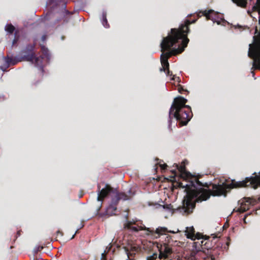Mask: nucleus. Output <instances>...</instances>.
I'll return each mask as SVG.
<instances>
[{
  "label": "nucleus",
  "mask_w": 260,
  "mask_h": 260,
  "mask_svg": "<svg viewBox=\"0 0 260 260\" xmlns=\"http://www.w3.org/2000/svg\"><path fill=\"white\" fill-rule=\"evenodd\" d=\"M254 176L246 177L241 181L232 180L230 184L225 182L221 184H215L208 183H202L196 176V181L192 179L182 178L185 182H177L178 187L185 188L186 194L183 201V205L179 207L176 211L183 215H187L192 213L196 207V202L206 201L213 196H226L228 192L233 188L251 187L254 189L260 186V175L253 174Z\"/></svg>",
  "instance_id": "nucleus-1"
},
{
  "label": "nucleus",
  "mask_w": 260,
  "mask_h": 260,
  "mask_svg": "<svg viewBox=\"0 0 260 260\" xmlns=\"http://www.w3.org/2000/svg\"><path fill=\"white\" fill-rule=\"evenodd\" d=\"M214 12L212 10L200 11L193 14L188 15L187 17H193L192 20L186 19L184 23L181 24L178 28H172L168 36L163 38L160 43L161 51L160 62L162 68L160 71H165L166 68L169 67L168 59L172 55L182 53L189 42L187 34L189 32V25L194 23L202 16L206 17L207 20H212L211 14Z\"/></svg>",
  "instance_id": "nucleus-2"
},
{
  "label": "nucleus",
  "mask_w": 260,
  "mask_h": 260,
  "mask_svg": "<svg viewBox=\"0 0 260 260\" xmlns=\"http://www.w3.org/2000/svg\"><path fill=\"white\" fill-rule=\"evenodd\" d=\"M187 100L179 96L174 99L169 110V127L171 129V119L176 118L180 126L186 125L192 117V113L189 106L186 105Z\"/></svg>",
  "instance_id": "nucleus-3"
},
{
  "label": "nucleus",
  "mask_w": 260,
  "mask_h": 260,
  "mask_svg": "<svg viewBox=\"0 0 260 260\" xmlns=\"http://www.w3.org/2000/svg\"><path fill=\"white\" fill-rule=\"evenodd\" d=\"M248 55L253 60L251 72L254 77V70H260V34L253 37V43L249 45Z\"/></svg>",
  "instance_id": "nucleus-4"
},
{
  "label": "nucleus",
  "mask_w": 260,
  "mask_h": 260,
  "mask_svg": "<svg viewBox=\"0 0 260 260\" xmlns=\"http://www.w3.org/2000/svg\"><path fill=\"white\" fill-rule=\"evenodd\" d=\"M133 223L131 221H128L124 225L125 228L129 229L134 232H138L141 230H144L146 231V235L150 237L152 239H155L160 237L161 235H165L167 233L170 232L165 227L159 226L154 230L153 228H146L145 226L142 227L133 226Z\"/></svg>",
  "instance_id": "nucleus-5"
},
{
  "label": "nucleus",
  "mask_w": 260,
  "mask_h": 260,
  "mask_svg": "<svg viewBox=\"0 0 260 260\" xmlns=\"http://www.w3.org/2000/svg\"><path fill=\"white\" fill-rule=\"evenodd\" d=\"M135 195V192L131 188L127 193L116 192V195L112 198L111 203L106 210V215L112 216L115 215L117 210V205L120 200L126 201L131 199Z\"/></svg>",
  "instance_id": "nucleus-6"
},
{
  "label": "nucleus",
  "mask_w": 260,
  "mask_h": 260,
  "mask_svg": "<svg viewBox=\"0 0 260 260\" xmlns=\"http://www.w3.org/2000/svg\"><path fill=\"white\" fill-rule=\"evenodd\" d=\"M187 163V161L185 160L182 162L181 165L180 166L175 164L176 169L171 170V172L174 177L176 176L178 174H179L181 178L192 179L196 181V176L191 175L190 172L187 171L186 170L185 165Z\"/></svg>",
  "instance_id": "nucleus-7"
},
{
  "label": "nucleus",
  "mask_w": 260,
  "mask_h": 260,
  "mask_svg": "<svg viewBox=\"0 0 260 260\" xmlns=\"http://www.w3.org/2000/svg\"><path fill=\"white\" fill-rule=\"evenodd\" d=\"M36 41V39H35L32 44L27 45L25 48L21 51L23 60L33 61L35 55L34 50L37 44Z\"/></svg>",
  "instance_id": "nucleus-8"
},
{
  "label": "nucleus",
  "mask_w": 260,
  "mask_h": 260,
  "mask_svg": "<svg viewBox=\"0 0 260 260\" xmlns=\"http://www.w3.org/2000/svg\"><path fill=\"white\" fill-rule=\"evenodd\" d=\"M209 239V237H208V238H206L204 244V248L207 250L208 252L207 256L204 257V260H215V255L217 254L218 246L215 247L214 245H213V240L210 241Z\"/></svg>",
  "instance_id": "nucleus-9"
},
{
  "label": "nucleus",
  "mask_w": 260,
  "mask_h": 260,
  "mask_svg": "<svg viewBox=\"0 0 260 260\" xmlns=\"http://www.w3.org/2000/svg\"><path fill=\"white\" fill-rule=\"evenodd\" d=\"M258 202H260V197L258 198L257 200L253 197L244 198L237 211L240 213H243L249 210L251 206L254 205Z\"/></svg>",
  "instance_id": "nucleus-10"
},
{
  "label": "nucleus",
  "mask_w": 260,
  "mask_h": 260,
  "mask_svg": "<svg viewBox=\"0 0 260 260\" xmlns=\"http://www.w3.org/2000/svg\"><path fill=\"white\" fill-rule=\"evenodd\" d=\"M98 196L97 200L98 201L103 202L111 192H113V188L109 184H106L105 187L100 190V186H98Z\"/></svg>",
  "instance_id": "nucleus-11"
},
{
  "label": "nucleus",
  "mask_w": 260,
  "mask_h": 260,
  "mask_svg": "<svg viewBox=\"0 0 260 260\" xmlns=\"http://www.w3.org/2000/svg\"><path fill=\"white\" fill-rule=\"evenodd\" d=\"M158 258L161 259H166L169 257L173 251L172 248L167 244L165 243L159 250Z\"/></svg>",
  "instance_id": "nucleus-12"
},
{
  "label": "nucleus",
  "mask_w": 260,
  "mask_h": 260,
  "mask_svg": "<svg viewBox=\"0 0 260 260\" xmlns=\"http://www.w3.org/2000/svg\"><path fill=\"white\" fill-rule=\"evenodd\" d=\"M185 235L186 236L187 238L190 239L192 240H195L196 239L200 240L201 234L197 233L195 234L194 229L193 226L191 227H187L186 228V230L185 231Z\"/></svg>",
  "instance_id": "nucleus-13"
},
{
  "label": "nucleus",
  "mask_w": 260,
  "mask_h": 260,
  "mask_svg": "<svg viewBox=\"0 0 260 260\" xmlns=\"http://www.w3.org/2000/svg\"><path fill=\"white\" fill-rule=\"evenodd\" d=\"M5 61L6 62V64L5 67V69H4L3 67H2V69L4 71L6 70V69L8 68L11 65L13 66L16 64L18 62L21 61V60H18L14 57L7 56L5 58Z\"/></svg>",
  "instance_id": "nucleus-14"
},
{
  "label": "nucleus",
  "mask_w": 260,
  "mask_h": 260,
  "mask_svg": "<svg viewBox=\"0 0 260 260\" xmlns=\"http://www.w3.org/2000/svg\"><path fill=\"white\" fill-rule=\"evenodd\" d=\"M43 59L44 58H43V57H42L41 56L36 57L35 54L33 61H31L32 63H34L36 67H39V69L40 71L41 72L42 76L44 74V69L42 66Z\"/></svg>",
  "instance_id": "nucleus-15"
},
{
  "label": "nucleus",
  "mask_w": 260,
  "mask_h": 260,
  "mask_svg": "<svg viewBox=\"0 0 260 260\" xmlns=\"http://www.w3.org/2000/svg\"><path fill=\"white\" fill-rule=\"evenodd\" d=\"M200 239L198 240L197 242L193 243V247L195 248L197 251H199L205 249L204 244L205 242V239L204 240L202 238V235L201 234Z\"/></svg>",
  "instance_id": "nucleus-16"
},
{
  "label": "nucleus",
  "mask_w": 260,
  "mask_h": 260,
  "mask_svg": "<svg viewBox=\"0 0 260 260\" xmlns=\"http://www.w3.org/2000/svg\"><path fill=\"white\" fill-rule=\"evenodd\" d=\"M41 51L42 55L41 56L43 58L46 59L48 61L50 58V55L48 49L44 45L41 46Z\"/></svg>",
  "instance_id": "nucleus-17"
},
{
  "label": "nucleus",
  "mask_w": 260,
  "mask_h": 260,
  "mask_svg": "<svg viewBox=\"0 0 260 260\" xmlns=\"http://www.w3.org/2000/svg\"><path fill=\"white\" fill-rule=\"evenodd\" d=\"M163 72H165L166 73V75L167 76H172V77L171 78V80H176L178 82H180V79L178 77H176L175 75H173L172 72L170 71L169 70V67L168 68H166L165 71H162Z\"/></svg>",
  "instance_id": "nucleus-18"
},
{
  "label": "nucleus",
  "mask_w": 260,
  "mask_h": 260,
  "mask_svg": "<svg viewBox=\"0 0 260 260\" xmlns=\"http://www.w3.org/2000/svg\"><path fill=\"white\" fill-rule=\"evenodd\" d=\"M237 6L245 8L246 7L247 0H232Z\"/></svg>",
  "instance_id": "nucleus-19"
},
{
  "label": "nucleus",
  "mask_w": 260,
  "mask_h": 260,
  "mask_svg": "<svg viewBox=\"0 0 260 260\" xmlns=\"http://www.w3.org/2000/svg\"><path fill=\"white\" fill-rule=\"evenodd\" d=\"M102 24L103 26L106 28H109L110 27L109 24L108 22L107 19V13L106 12L103 11L102 13Z\"/></svg>",
  "instance_id": "nucleus-20"
},
{
  "label": "nucleus",
  "mask_w": 260,
  "mask_h": 260,
  "mask_svg": "<svg viewBox=\"0 0 260 260\" xmlns=\"http://www.w3.org/2000/svg\"><path fill=\"white\" fill-rule=\"evenodd\" d=\"M5 29L10 34H12L15 30V27L11 23L7 24L5 26Z\"/></svg>",
  "instance_id": "nucleus-21"
},
{
  "label": "nucleus",
  "mask_w": 260,
  "mask_h": 260,
  "mask_svg": "<svg viewBox=\"0 0 260 260\" xmlns=\"http://www.w3.org/2000/svg\"><path fill=\"white\" fill-rule=\"evenodd\" d=\"M138 250V248L135 246H132L130 249V251H129L128 248L125 249V251L127 252L128 256H129V255H132L133 253H131V252H134L137 251Z\"/></svg>",
  "instance_id": "nucleus-22"
},
{
  "label": "nucleus",
  "mask_w": 260,
  "mask_h": 260,
  "mask_svg": "<svg viewBox=\"0 0 260 260\" xmlns=\"http://www.w3.org/2000/svg\"><path fill=\"white\" fill-rule=\"evenodd\" d=\"M18 33H19V31L18 30H17L15 31V36H14V38L12 42V44L13 45L16 44L19 41V36L18 35Z\"/></svg>",
  "instance_id": "nucleus-23"
},
{
  "label": "nucleus",
  "mask_w": 260,
  "mask_h": 260,
  "mask_svg": "<svg viewBox=\"0 0 260 260\" xmlns=\"http://www.w3.org/2000/svg\"><path fill=\"white\" fill-rule=\"evenodd\" d=\"M164 208L167 209L168 211H172L174 212L173 206L171 204H166L164 205Z\"/></svg>",
  "instance_id": "nucleus-24"
},
{
  "label": "nucleus",
  "mask_w": 260,
  "mask_h": 260,
  "mask_svg": "<svg viewBox=\"0 0 260 260\" xmlns=\"http://www.w3.org/2000/svg\"><path fill=\"white\" fill-rule=\"evenodd\" d=\"M63 2V0H49V4H54L55 6L59 5V3Z\"/></svg>",
  "instance_id": "nucleus-25"
},
{
  "label": "nucleus",
  "mask_w": 260,
  "mask_h": 260,
  "mask_svg": "<svg viewBox=\"0 0 260 260\" xmlns=\"http://www.w3.org/2000/svg\"><path fill=\"white\" fill-rule=\"evenodd\" d=\"M160 162H161L159 161L157 164L159 166L162 171H165L167 169L168 166L166 164H161Z\"/></svg>",
  "instance_id": "nucleus-26"
},
{
  "label": "nucleus",
  "mask_w": 260,
  "mask_h": 260,
  "mask_svg": "<svg viewBox=\"0 0 260 260\" xmlns=\"http://www.w3.org/2000/svg\"><path fill=\"white\" fill-rule=\"evenodd\" d=\"M157 257V253H153L152 255L148 256L147 260H155Z\"/></svg>",
  "instance_id": "nucleus-27"
},
{
  "label": "nucleus",
  "mask_w": 260,
  "mask_h": 260,
  "mask_svg": "<svg viewBox=\"0 0 260 260\" xmlns=\"http://www.w3.org/2000/svg\"><path fill=\"white\" fill-rule=\"evenodd\" d=\"M178 90L179 92L181 94H182L183 93V91L187 92V90L184 89L183 87L180 85H178Z\"/></svg>",
  "instance_id": "nucleus-28"
},
{
  "label": "nucleus",
  "mask_w": 260,
  "mask_h": 260,
  "mask_svg": "<svg viewBox=\"0 0 260 260\" xmlns=\"http://www.w3.org/2000/svg\"><path fill=\"white\" fill-rule=\"evenodd\" d=\"M43 249V246H38V247L37 248V251H41V250H42Z\"/></svg>",
  "instance_id": "nucleus-29"
},
{
  "label": "nucleus",
  "mask_w": 260,
  "mask_h": 260,
  "mask_svg": "<svg viewBox=\"0 0 260 260\" xmlns=\"http://www.w3.org/2000/svg\"><path fill=\"white\" fill-rule=\"evenodd\" d=\"M56 234H57V235H58L59 234H60L61 236L63 235V233L62 232H60V231H58L56 232Z\"/></svg>",
  "instance_id": "nucleus-30"
},
{
  "label": "nucleus",
  "mask_w": 260,
  "mask_h": 260,
  "mask_svg": "<svg viewBox=\"0 0 260 260\" xmlns=\"http://www.w3.org/2000/svg\"><path fill=\"white\" fill-rule=\"evenodd\" d=\"M252 9L254 10V11H256V10H258V7L257 6H254L252 8Z\"/></svg>",
  "instance_id": "nucleus-31"
},
{
  "label": "nucleus",
  "mask_w": 260,
  "mask_h": 260,
  "mask_svg": "<svg viewBox=\"0 0 260 260\" xmlns=\"http://www.w3.org/2000/svg\"><path fill=\"white\" fill-rule=\"evenodd\" d=\"M46 35H43L42 37V40L43 41H45L46 40Z\"/></svg>",
  "instance_id": "nucleus-32"
},
{
  "label": "nucleus",
  "mask_w": 260,
  "mask_h": 260,
  "mask_svg": "<svg viewBox=\"0 0 260 260\" xmlns=\"http://www.w3.org/2000/svg\"><path fill=\"white\" fill-rule=\"evenodd\" d=\"M213 240L214 241V243H215L218 240V239L217 237H213Z\"/></svg>",
  "instance_id": "nucleus-33"
},
{
  "label": "nucleus",
  "mask_w": 260,
  "mask_h": 260,
  "mask_svg": "<svg viewBox=\"0 0 260 260\" xmlns=\"http://www.w3.org/2000/svg\"><path fill=\"white\" fill-rule=\"evenodd\" d=\"M78 231H79V230H77L76 231V232H75V234L72 236V237L71 238V239H73V238L75 237V235H76V234H77L78 233Z\"/></svg>",
  "instance_id": "nucleus-34"
},
{
  "label": "nucleus",
  "mask_w": 260,
  "mask_h": 260,
  "mask_svg": "<svg viewBox=\"0 0 260 260\" xmlns=\"http://www.w3.org/2000/svg\"><path fill=\"white\" fill-rule=\"evenodd\" d=\"M247 216V215H245V217H244V222H245V223H246L245 219H246V216Z\"/></svg>",
  "instance_id": "nucleus-35"
},
{
  "label": "nucleus",
  "mask_w": 260,
  "mask_h": 260,
  "mask_svg": "<svg viewBox=\"0 0 260 260\" xmlns=\"http://www.w3.org/2000/svg\"><path fill=\"white\" fill-rule=\"evenodd\" d=\"M66 11V13L67 14H70V12L68 11V10H65Z\"/></svg>",
  "instance_id": "nucleus-36"
},
{
  "label": "nucleus",
  "mask_w": 260,
  "mask_h": 260,
  "mask_svg": "<svg viewBox=\"0 0 260 260\" xmlns=\"http://www.w3.org/2000/svg\"><path fill=\"white\" fill-rule=\"evenodd\" d=\"M216 22H217V24H220V22H219L218 21H216Z\"/></svg>",
  "instance_id": "nucleus-37"
},
{
  "label": "nucleus",
  "mask_w": 260,
  "mask_h": 260,
  "mask_svg": "<svg viewBox=\"0 0 260 260\" xmlns=\"http://www.w3.org/2000/svg\"><path fill=\"white\" fill-rule=\"evenodd\" d=\"M259 1H260V0H257V3H259Z\"/></svg>",
  "instance_id": "nucleus-38"
},
{
  "label": "nucleus",
  "mask_w": 260,
  "mask_h": 260,
  "mask_svg": "<svg viewBox=\"0 0 260 260\" xmlns=\"http://www.w3.org/2000/svg\"><path fill=\"white\" fill-rule=\"evenodd\" d=\"M64 37H62V40H63V39H64Z\"/></svg>",
  "instance_id": "nucleus-39"
},
{
  "label": "nucleus",
  "mask_w": 260,
  "mask_h": 260,
  "mask_svg": "<svg viewBox=\"0 0 260 260\" xmlns=\"http://www.w3.org/2000/svg\"><path fill=\"white\" fill-rule=\"evenodd\" d=\"M17 234L19 235L20 234V232H18Z\"/></svg>",
  "instance_id": "nucleus-40"
},
{
  "label": "nucleus",
  "mask_w": 260,
  "mask_h": 260,
  "mask_svg": "<svg viewBox=\"0 0 260 260\" xmlns=\"http://www.w3.org/2000/svg\"><path fill=\"white\" fill-rule=\"evenodd\" d=\"M131 253H133V254H135V253L131 252Z\"/></svg>",
  "instance_id": "nucleus-41"
}]
</instances>
